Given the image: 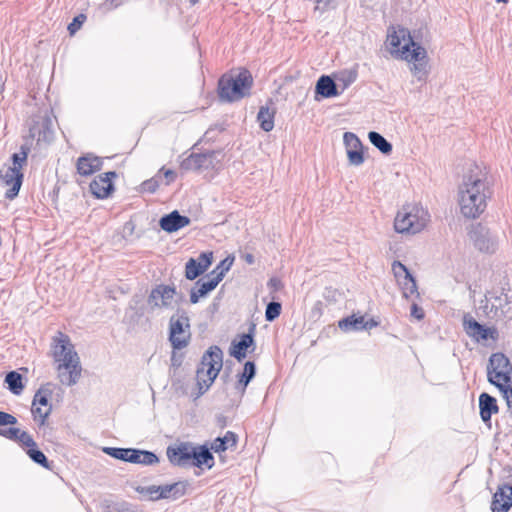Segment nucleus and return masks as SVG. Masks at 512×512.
<instances>
[{
    "label": "nucleus",
    "mask_w": 512,
    "mask_h": 512,
    "mask_svg": "<svg viewBox=\"0 0 512 512\" xmlns=\"http://www.w3.org/2000/svg\"><path fill=\"white\" fill-rule=\"evenodd\" d=\"M459 206L465 218L479 217L487 207L491 190L486 181V174L477 166L465 174L459 186Z\"/></svg>",
    "instance_id": "1"
},
{
    "label": "nucleus",
    "mask_w": 512,
    "mask_h": 512,
    "mask_svg": "<svg viewBox=\"0 0 512 512\" xmlns=\"http://www.w3.org/2000/svg\"><path fill=\"white\" fill-rule=\"evenodd\" d=\"M253 77L247 69L237 74H224L218 80L217 93L222 103H233L251 94Z\"/></svg>",
    "instance_id": "2"
},
{
    "label": "nucleus",
    "mask_w": 512,
    "mask_h": 512,
    "mask_svg": "<svg viewBox=\"0 0 512 512\" xmlns=\"http://www.w3.org/2000/svg\"><path fill=\"white\" fill-rule=\"evenodd\" d=\"M223 367V352L220 347L214 345L203 354L196 371L198 393L195 398L202 396L214 383Z\"/></svg>",
    "instance_id": "3"
},
{
    "label": "nucleus",
    "mask_w": 512,
    "mask_h": 512,
    "mask_svg": "<svg viewBox=\"0 0 512 512\" xmlns=\"http://www.w3.org/2000/svg\"><path fill=\"white\" fill-rule=\"evenodd\" d=\"M212 451L217 452L224 461V454L227 450H167V456L175 466L211 469L214 465Z\"/></svg>",
    "instance_id": "4"
},
{
    "label": "nucleus",
    "mask_w": 512,
    "mask_h": 512,
    "mask_svg": "<svg viewBox=\"0 0 512 512\" xmlns=\"http://www.w3.org/2000/svg\"><path fill=\"white\" fill-rule=\"evenodd\" d=\"M429 221V213L418 205H406L396 215L394 229L400 234L421 232Z\"/></svg>",
    "instance_id": "5"
},
{
    "label": "nucleus",
    "mask_w": 512,
    "mask_h": 512,
    "mask_svg": "<svg viewBox=\"0 0 512 512\" xmlns=\"http://www.w3.org/2000/svg\"><path fill=\"white\" fill-rule=\"evenodd\" d=\"M188 486L189 484L187 481H177L163 485L137 486L135 491L148 501H159L164 499L174 501L186 494Z\"/></svg>",
    "instance_id": "6"
},
{
    "label": "nucleus",
    "mask_w": 512,
    "mask_h": 512,
    "mask_svg": "<svg viewBox=\"0 0 512 512\" xmlns=\"http://www.w3.org/2000/svg\"><path fill=\"white\" fill-rule=\"evenodd\" d=\"M190 339V319L184 309L178 308L169 319V341L173 350H181L188 346Z\"/></svg>",
    "instance_id": "7"
},
{
    "label": "nucleus",
    "mask_w": 512,
    "mask_h": 512,
    "mask_svg": "<svg viewBox=\"0 0 512 512\" xmlns=\"http://www.w3.org/2000/svg\"><path fill=\"white\" fill-rule=\"evenodd\" d=\"M488 382L495 387L512 383V364L502 352L493 353L487 365Z\"/></svg>",
    "instance_id": "8"
},
{
    "label": "nucleus",
    "mask_w": 512,
    "mask_h": 512,
    "mask_svg": "<svg viewBox=\"0 0 512 512\" xmlns=\"http://www.w3.org/2000/svg\"><path fill=\"white\" fill-rule=\"evenodd\" d=\"M220 151H208L205 153H191L180 162V169L186 172H204L218 170L221 167Z\"/></svg>",
    "instance_id": "9"
},
{
    "label": "nucleus",
    "mask_w": 512,
    "mask_h": 512,
    "mask_svg": "<svg viewBox=\"0 0 512 512\" xmlns=\"http://www.w3.org/2000/svg\"><path fill=\"white\" fill-rule=\"evenodd\" d=\"M402 60L413 62L411 72L419 80H424L427 76V52L424 47L414 40L403 46Z\"/></svg>",
    "instance_id": "10"
},
{
    "label": "nucleus",
    "mask_w": 512,
    "mask_h": 512,
    "mask_svg": "<svg viewBox=\"0 0 512 512\" xmlns=\"http://www.w3.org/2000/svg\"><path fill=\"white\" fill-rule=\"evenodd\" d=\"M34 139H36L38 143L42 142L45 144H49L53 141V121L49 115H36L32 118L26 142L30 143Z\"/></svg>",
    "instance_id": "11"
},
{
    "label": "nucleus",
    "mask_w": 512,
    "mask_h": 512,
    "mask_svg": "<svg viewBox=\"0 0 512 512\" xmlns=\"http://www.w3.org/2000/svg\"><path fill=\"white\" fill-rule=\"evenodd\" d=\"M51 395L52 391L49 388V384H47L42 385L33 397L31 413L34 421L40 426L44 425L47 417L52 411V405L49 403Z\"/></svg>",
    "instance_id": "12"
},
{
    "label": "nucleus",
    "mask_w": 512,
    "mask_h": 512,
    "mask_svg": "<svg viewBox=\"0 0 512 512\" xmlns=\"http://www.w3.org/2000/svg\"><path fill=\"white\" fill-rule=\"evenodd\" d=\"M51 354L55 364L65 362L69 357L71 359L79 358L70 337L61 331H58L52 338Z\"/></svg>",
    "instance_id": "13"
},
{
    "label": "nucleus",
    "mask_w": 512,
    "mask_h": 512,
    "mask_svg": "<svg viewBox=\"0 0 512 512\" xmlns=\"http://www.w3.org/2000/svg\"><path fill=\"white\" fill-rule=\"evenodd\" d=\"M107 455L132 464L153 465L159 458L150 450H102Z\"/></svg>",
    "instance_id": "14"
},
{
    "label": "nucleus",
    "mask_w": 512,
    "mask_h": 512,
    "mask_svg": "<svg viewBox=\"0 0 512 512\" xmlns=\"http://www.w3.org/2000/svg\"><path fill=\"white\" fill-rule=\"evenodd\" d=\"M469 237L481 252L493 253L496 250L497 236L481 223L471 226Z\"/></svg>",
    "instance_id": "15"
},
{
    "label": "nucleus",
    "mask_w": 512,
    "mask_h": 512,
    "mask_svg": "<svg viewBox=\"0 0 512 512\" xmlns=\"http://www.w3.org/2000/svg\"><path fill=\"white\" fill-rule=\"evenodd\" d=\"M59 382L67 387L77 384L81 377L82 366L80 357L78 359H67L65 362L55 364Z\"/></svg>",
    "instance_id": "16"
},
{
    "label": "nucleus",
    "mask_w": 512,
    "mask_h": 512,
    "mask_svg": "<svg viewBox=\"0 0 512 512\" xmlns=\"http://www.w3.org/2000/svg\"><path fill=\"white\" fill-rule=\"evenodd\" d=\"M392 271L406 299L413 295L419 297L416 280L403 263L394 261L392 263Z\"/></svg>",
    "instance_id": "17"
},
{
    "label": "nucleus",
    "mask_w": 512,
    "mask_h": 512,
    "mask_svg": "<svg viewBox=\"0 0 512 512\" xmlns=\"http://www.w3.org/2000/svg\"><path fill=\"white\" fill-rule=\"evenodd\" d=\"M343 142L346 148L350 165L360 166L364 163V146L358 136L352 132H345Z\"/></svg>",
    "instance_id": "18"
},
{
    "label": "nucleus",
    "mask_w": 512,
    "mask_h": 512,
    "mask_svg": "<svg viewBox=\"0 0 512 512\" xmlns=\"http://www.w3.org/2000/svg\"><path fill=\"white\" fill-rule=\"evenodd\" d=\"M238 436L232 431H227L224 436H218L213 441H205L201 444L183 442L179 445H168L167 448H229L237 445Z\"/></svg>",
    "instance_id": "19"
},
{
    "label": "nucleus",
    "mask_w": 512,
    "mask_h": 512,
    "mask_svg": "<svg viewBox=\"0 0 512 512\" xmlns=\"http://www.w3.org/2000/svg\"><path fill=\"white\" fill-rule=\"evenodd\" d=\"M409 40H413L410 32L406 28H399L398 30L393 29L389 31L387 36V43L389 46V52L392 56L402 59L403 46L409 43Z\"/></svg>",
    "instance_id": "20"
},
{
    "label": "nucleus",
    "mask_w": 512,
    "mask_h": 512,
    "mask_svg": "<svg viewBox=\"0 0 512 512\" xmlns=\"http://www.w3.org/2000/svg\"><path fill=\"white\" fill-rule=\"evenodd\" d=\"M117 176L115 171L99 175L90 183L91 193L98 199L107 198L114 190L112 180Z\"/></svg>",
    "instance_id": "21"
},
{
    "label": "nucleus",
    "mask_w": 512,
    "mask_h": 512,
    "mask_svg": "<svg viewBox=\"0 0 512 512\" xmlns=\"http://www.w3.org/2000/svg\"><path fill=\"white\" fill-rule=\"evenodd\" d=\"M512 507V486L502 484L498 486L491 502V512H508Z\"/></svg>",
    "instance_id": "22"
},
{
    "label": "nucleus",
    "mask_w": 512,
    "mask_h": 512,
    "mask_svg": "<svg viewBox=\"0 0 512 512\" xmlns=\"http://www.w3.org/2000/svg\"><path fill=\"white\" fill-rule=\"evenodd\" d=\"M255 326L249 329V332L240 335L239 340H233L230 347V355L239 362L246 358L247 351L255 345L254 341Z\"/></svg>",
    "instance_id": "23"
},
{
    "label": "nucleus",
    "mask_w": 512,
    "mask_h": 512,
    "mask_svg": "<svg viewBox=\"0 0 512 512\" xmlns=\"http://www.w3.org/2000/svg\"><path fill=\"white\" fill-rule=\"evenodd\" d=\"M190 218L181 215L179 211L174 210L163 215L159 220V226L167 233L176 232L190 224Z\"/></svg>",
    "instance_id": "24"
},
{
    "label": "nucleus",
    "mask_w": 512,
    "mask_h": 512,
    "mask_svg": "<svg viewBox=\"0 0 512 512\" xmlns=\"http://www.w3.org/2000/svg\"><path fill=\"white\" fill-rule=\"evenodd\" d=\"M23 173L19 170V167H9L4 176L3 180L10 188L5 192V198L13 200L19 194L20 188L23 183Z\"/></svg>",
    "instance_id": "25"
},
{
    "label": "nucleus",
    "mask_w": 512,
    "mask_h": 512,
    "mask_svg": "<svg viewBox=\"0 0 512 512\" xmlns=\"http://www.w3.org/2000/svg\"><path fill=\"white\" fill-rule=\"evenodd\" d=\"M103 165L102 158L91 153L85 154L77 159L76 168L78 174L87 177L100 171Z\"/></svg>",
    "instance_id": "26"
},
{
    "label": "nucleus",
    "mask_w": 512,
    "mask_h": 512,
    "mask_svg": "<svg viewBox=\"0 0 512 512\" xmlns=\"http://www.w3.org/2000/svg\"><path fill=\"white\" fill-rule=\"evenodd\" d=\"M217 286L218 284L208 274L204 278H200L190 290V303H198L200 298L206 297Z\"/></svg>",
    "instance_id": "27"
},
{
    "label": "nucleus",
    "mask_w": 512,
    "mask_h": 512,
    "mask_svg": "<svg viewBox=\"0 0 512 512\" xmlns=\"http://www.w3.org/2000/svg\"><path fill=\"white\" fill-rule=\"evenodd\" d=\"M463 326L466 334L476 341H485L489 338L491 330L480 324L473 317L465 316Z\"/></svg>",
    "instance_id": "28"
},
{
    "label": "nucleus",
    "mask_w": 512,
    "mask_h": 512,
    "mask_svg": "<svg viewBox=\"0 0 512 512\" xmlns=\"http://www.w3.org/2000/svg\"><path fill=\"white\" fill-rule=\"evenodd\" d=\"M316 99L319 95L322 98H332L340 94L336 82L329 75H322L315 85Z\"/></svg>",
    "instance_id": "29"
},
{
    "label": "nucleus",
    "mask_w": 512,
    "mask_h": 512,
    "mask_svg": "<svg viewBox=\"0 0 512 512\" xmlns=\"http://www.w3.org/2000/svg\"><path fill=\"white\" fill-rule=\"evenodd\" d=\"M480 417L484 423L491 420L493 414L498 412L497 400L488 393H482L479 396Z\"/></svg>",
    "instance_id": "30"
},
{
    "label": "nucleus",
    "mask_w": 512,
    "mask_h": 512,
    "mask_svg": "<svg viewBox=\"0 0 512 512\" xmlns=\"http://www.w3.org/2000/svg\"><path fill=\"white\" fill-rule=\"evenodd\" d=\"M256 375V365L253 361H247L244 364V368L242 373L238 375V381L236 383L235 389L240 391L242 394L245 392L248 384L252 381V379Z\"/></svg>",
    "instance_id": "31"
},
{
    "label": "nucleus",
    "mask_w": 512,
    "mask_h": 512,
    "mask_svg": "<svg viewBox=\"0 0 512 512\" xmlns=\"http://www.w3.org/2000/svg\"><path fill=\"white\" fill-rule=\"evenodd\" d=\"M274 117V109H270L268 106H261L257 114V121L261 129L264 130L265 132H270L271 130H273Z\"/></svg>",
    "instance_id": "32"
},
{
    "label": "nucleus",
    "mask_w": 512,
    "mask_h": 512,
    "mask_svg": "<svg viewBox=\"0 0 512 512\" xmlns=\"http://www.w3.org/2000/svg\"><path fill=\"white\" fill-rule=\"evenodd\" d=\"M7 388L14 395H20L24 389L23 376L17 371H10L4 379Z\"/></svg>",
    "instance_id": "33"
},
{
    "label": "nucleus",
    "mask_w": 512,
    "mask_h": 512,
    "mask_svg": "<svg viewBox=\"0 0 512 512\" xmlns=\"http://www.w3.org/2000/svg\"><path fill=\"white\" fill-rule=\"evenodd\" d=\"M486 301L491 302L490 312L493 313L494 317H502L505 315L504 307L509 304L507 295H490L486 296Z\"/></svg>",
    "instance_id": "34"
},
{
    "label": "nucleus",
    "mask_w": 512,
    "mask_h": 512,
    "mask_svg": "<svg viewBox=\"0 0 512 512\" xmlns=\"http://www.w3.org/2000/svg\"><path fill=\"white\" fill-rule=\"evenodd\" d=\"M368 139L382 154L389 155L392 152V144L380 133L370 131L368 133Z\"/></svg>",
    "instance_id": "35"
},
{
    "label": "nucleus",
    "mask_w": 512,
    "mask_h": 512,
    "mask_svg": "<svg viewBox=\"0 0 512 512\" xmlns=\"http://www.w3.org/2000/svg\"><path fill=\"white\" fill-rule=\"evenodd\" d=\"M339 328L343 331H362L364 330V317L351 315L339 321Z\"/></svg>",
    "instance_id": "36"
},
{
    "label": "nucleus",
    "mask_w": 512,
    "mask_h": 512,
    "mask_svg": "<svg viewBox=\"0 0 512 512\" xmlns=\"http://www.w3.org/2000/svg\"><path fill=\"white\" fill-rule=\"evenodd\" d=\"M205 272L195 258H190L185 264V277L187 280H195Z\"/></svg>",
    "instance_id": "37"
},
{
    "label": "nucleus",
    "mask_w": 512,
    "mask_h": 512,
    "mask_svg": "<svg viewBox=\"0 0 512 512\" xmlns=\"http://www.w3.org/2000/svg\"><path fill=\"white\" fill-rule=\"evenodd\" d=\"M357 76L358 73L355 69L343 70L336 75V80L342 85V91H344L356 81Z\"/></svg>",
    "instance_id": "38"
},
{
    "label": "nucleus",
    "mask_w": 512,
    "mask_h": 512,
    "mask_svg": "<svg viewBox=\"0 0 512 512\" xmlns=\"http://www.w3.org/2000/svg\"><path fill=\"white\" fill-rule=\"evenodd\" d=\"M29 458L36 464L51 470L52 461H49L43 450H25Z\"/></svg>",
    "instance_id": "39"
},
{
    "label": "nucleus",
    "mask_w": 512,
    "mask_h": 512,
    "mask_svg": "<svg viewBox=\"0 0 512 512\" xmlns=\"http://www.w3.org/2000/svg\"><path fill=\"white\" fill-rule=\"evenodd\" d=\"M31 150V143H25L21 145L20 151L18 153H14L12 155V161L13 166L12 167H19V170L21 171L22 166L26 163L27 156Z\"/></svg>",
    "instance_id": "40"
},
{
    "label": "nucleus",
    "mask_w": 512,
    "mask_h": 512,
    "mask_svg": "<svg viewBox=\"0 0 512 512\" xmlns=\"http://www.w3.org/2000/svg\"><path fill=\"white\" fill-rule=\"evenodd\" d=\"M282 310V305L280 302L277 301H271L267 304L266 310H265V319L268 322H273L275 319H277Z\"/></svg>",
    "instance_id": "41"
},
{
    "label": "nucleus",
    "mask_w": 512,
    "mask_h": 512,
    "mask_svg": "<svg viewBox=\"0 0 512 512\" xmlns=\"http://www.w3.org/2000/svg\"><path fill=\"white\" fill-rule=\"evenodd\" d=\"M161 294V305L167 308L170 306L174 296L177 295V292L174 286L161 284Z\"/></svg>",
    "instance_id": "42"
},
{
    "label": "nucleus",
    "mask_w": 512,
    "mask_h": 512,
    "mask_svg": "<svg viewBox=\"0 0 512 512\" xmlns=\"http://www.w3.org/2000/svg\"><path fill=\"white\" fill-rule=\"evenodd\" d=\"M233 263V259L230 260V262L226 265V267H220L218 264L215 269H213L208 276L212 278L217 284H219L222 279L224 278L226 272L230 269L231 265Z\"/></svg>",
    "instance_id": "43"
},
{
    "label": "nucleus",
    "mask_w": 512,
    "mask_h": 512,
    "mask_svg": "<svg viewBox=\"0 0 512 512\" xmlns=\"http://www.w3.org/2000/svg\"><path fill=\"white\" fill-rule=\"evenodd\" d=\"M161 298H162L161 284H159L151 290V292L148 296V304L152 308H162Z\"/></svg>",
    "instance_id": "44"
},
{
    "label": "nucleus",
    "mask_w": 512,
    "mask_h": 512,
    "mask_svg": "<svg viewBox=\"0 0 512 512\" xmlns=\"http://www.w3.org/2000/svg\"><path fill=\"white\" fill-rule=\"evenodd\" d=\"M16 442L20 445L25 446L26 448H38L36 442L33 437L27 433L26 431L20 430L19 436L17 437Z\"/></svg>",
    "instance_id": "45"
},
{
    "label": "nucleus",
    "mask_w": 512,
    "mask_h": 512,
    "mask_svg": "<svg viewBox=\"0 0 512 512\" xmlns=\"http://www.w3.org/2000/svg\"><path fill=\"white\" fill-rule=\"evenodd\" d=\"M85 20L86 16L84 14H79L74 17L72 22L68 25L70 35H74L80 29Z\"/></svg>",
    "instance_id": "46"
},
{
    "label": "nucleus",
    "mask_w": 512,
    "mask_h": 512,
    "mask_svg": "<svg viewBox=\"0 0 512 512\" xmlns=\"http://www.w3.org/2000/svg\"><path fill=\"white\" fill-rule=\"evenodd\" d=\"M20 430L21 429L16 428V427H9V428H1L0 427V436L16 442L17 437L19 436Z\"/></svg>",
    "instance_id": "47"
},
{
    "label": "nucleus",
    "mask_w": 512,
    "mask_h": 512,
    "mask_svg": "<svg viewBox=\"0 0 512 512\" xmlns=\"http://www.w3.org/2000/svg\"><path fill=\"white\" fill-rule=\"evenodd\" d=\"M502 394V397L505 399L506 404L509 408L512 407V383L507 385H501L497 387Z\"/></svg>",
    "instance_id": "48"
},
{
    "label": "nucleus",
    "mask_w": 512,
    "mask_h": 512,
    "mask_svg": "<svg viewBox=\"0 0 512 512\" xmlns=\"http://www.w3.org/2000/svg\"><path fill=\"white\" fill-rule=\"evenodd\" d=\"M199 262L200 266L204 268L206 271L209 266L212 264L213 253L212 252H202L198 258L196 259Z\"/></svg>",
    "instance_id": "49"
},
{
    "label": "nucleus",
    "mask_w": 512,
    "mask_h": 512,
    "mask_svg": "<svg viewBox=\"0 0 512 512\" xmlns=\"http://www.w3.org/2000/svg\"><path fill=\"white\" fill-rule=\"evenodd\" d=\"M158 187H159V181L155 178L145 180L141 184L142 191L148 192V193H154L158 189Z\"/></svg>",
    "instance_id": "50"
},
{
    "label": "nucleus",
    "mask_w": 512,
    "mask_h": 512,
    "mask_svg": "<svg viewBox=\"0 0 512 512\" xmlns=\"http://www.w3.org/2000/svg\"><path fill=\"white\" fill-rule=\"evenodd\" d=\"M315 3H316L315 10H318L321 13H323L331 8H335V6H336V0H315Z\"/></svg>",
    "instance_id": "51"
},
{
    "label": "nucleus",
    "mask_w": 512,
    "mask_h": 512,
    "mask_svg": "<svg viewBox=\"0 0 512 512\" xmlns=\"http://www.w3.org/2000/svg\"><path fill=\"white\" fill-rule=\"evenodd\" d=\"M17 422V418L12 414L0 411V426L15 425Z\"/></svg>",
    "instance_id": "52"
},
{
    "label": "nucleus",
    "mask_w": 512,
    "mask_h": 512,
    "mask_svg": "<svg viewBox=\"0 0 512 512\" xmlns=\"http://www.w3.org/2000/svg\"><path fill=\"white\" fill-rule=\"evenodd\" d=\"M184 359L183 353H179L176 350H174L171 354V366L175 369L179 368L182 365Z\"/></svg>",
    "instance_id": "53"
},
{
    "label": "nucleus",
    "mask_w": 512,
    "mask_h": 512,
    "mask_svg": "<svg viewBox=\"0 0 512 512\" xmlns=\"http://www.w3.org/2000/svg\"><path fill=\"white\" fill-rule=\"evenodd\" d=\"M411 316L420 321L424 319L425 313L420 306H418L416 303H413L411 306Z\"/></svg>",
    "instance_id": "54"
},
{
    "label": "nucleus",
    "mask_w": 512,
    "mask_h": 512,
    "mask_svg": "<svg viewBox=\"0 0 512 512\" xmlns=\"http://www.w3.org/2000/svg\"><path fill=\"white\" fill-rule=\"evenodd\" d=\"M267 286L274 292L280 290L282 288V282L277 277H272L269 279Z\"/></svg>",
    "instance_id": "55"
},
{
    "label": "nucleus",
    "mask_w": 512,
    "mask_h": 512,
    "mask_svg": "<svg viewBox=\"0 0 512 512\" xmlns=\"http://www.w3.org/2000/svg\"><path fill=\"white\" fill-rule=\"evenodd\" d=\"M364 325H365L364 330H369L373 327H376L378 325V323L374 319H370L368 321L364 320Z\"/></svg>",
    "instance_id": "56"
},
{
    "label": "nucleus",
    "mask_w": 512,
    "mask_h": 512,
    "mask_svg": "<svg viewBox=\"0 0 512 512\" xmlns=\"http://www.w3.org/2000/svg\"><path fill=\"white\" fill-rule=\"evenodd\" d=\"M165 177L168 179V183L172 182L175 178V172L173 170H166L164 173Z\"/></svg>",
    "instance_id": "57"
},
{
    "label": "nucleus",
    "mask_w": 512,
    "mask_h": 512,
    "mask_svg": "<svg viewBox=\"0 0 512 512\" xmlns=\"http://www.w3.org/2000/svg\"><path fill=\"white\" fill-rule=\"evenodd\" d=\"M244 260L247 264H253L254 263V256L252 254H246L244 256Z\"/></svg>",
    "instance_id": "58"
},
{
    "label": "nucleus",
    "mask_w": 512,
    "mask_h": 512,
    "mask_svg": "<svg viewBox=\"0 0 512 512\" xmlns=\"http://www.w3.org/2000/svg\"><path fill=\"white\" fill-rule=\"evenodd\" d=\"M230 262L229 258H225L224 260H222L219 265L220 267H226V265Z\"/></svg>",
    "instance_id": "59"
},
{
    "label": "nucleus",
    "mask_w": 512,
    "mask_h": 512,
    "mask_svg": "<svg viewBox=\"0 0 512 512\" xmlns=\"http://www.w3.org/2000/svg\"><path fill=\"white\" fill-rule=\"evenodd\" d=\"M200 0H189V2L192 4V5H195L196 3H198Z\"/></svg>",
    "instance_id": "60"
},
{
    "label": "nucleus",
    "mask_w": 512,
    "mask_h": 512,
    "mask_svg": "<svg viewBox=\"0 0 512 512\" xmlns=\"http://www.w3.org/2000/svg\"><path fill=\"white\" fill-rule=\"evenodd\" d=\"M497 3H507L509 0H495Z\"/></svg>",
    "instance_id": "61"
},
{
    "label": "nucleus",
    "mask_w": 512,
    "mask_h": 512,
    "mask_svg": "<svg viewBox=\"0 0 512 512\" xmlns=\"http://www.w3.org/2000/svg\"><path fill=\"white\" fill-rule=\"evenodd\" d=\"M101 448L106 449V448H108V447H107V446H102Z\"/></svg>",
    "instance_id": "62"
}]
</instances>
